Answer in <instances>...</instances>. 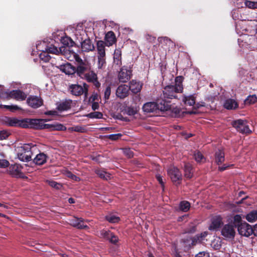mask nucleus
<instances>
[{
    "instance_id": "3c124183",
    "label": "nucleus",
    "mask_w": 257,
    "mask_h": 257,
    "mask_svg": "<svg viewBox=\"0 0 257 257\" xmlns=\"http://www.w3.org/2000/svg\"><path fill=\"white\" fill-rule=\"evenodd\" d=\"M112 232L109 230H102L100 232V235L105 239L109 240Z\"/></svg>"
},
{
    "instance_id": "8fccbe9b",
    "label": "nucleus",
    "mask_w": 257,
    "mask_h": 257,
    "mask_svg": "<svg viewBox=\"0 0 257 257\" xmlns=\"http://www.w3.org/2000/svg\"><path fill=\"white\" fill-rule=\"evenodd\" d=\"M245 6L249 9H257V2H252L246 0L244 2Z\"/></svg>"
},
{
    "instance_id": "c756f323",
    "label": "nucleus",
    "mask_w": 257,
    "mask_h": 257,
    "mask_svg": "<svg viewBox=\"0 0 257 257\" xmlns=\"http://www.w3.org/2000/svg\"><path fill=\"white\" fill-rule=\"evenodd\" d=\"M158 41L162 45V47H167L168 49L174 45L173 41L167 37H159Z\"/></svg>"
},
{
    "instance_id": "c9c22d12",
    "label": "nucleus",
    "mask_w": 257,
    "mask_h": 257,
    "mask_svg": "<svg viewBox=\"0 0 257 257\" xmlns=\"http://www.w3.org/2000/svg\"><path fill=\"white\" fill-rule=\"evenodd\" d=\"M97 74L93 71H89L82 78L85 79L88 82H92L97 78Z\"/></svg>"
},
{
    "instance_id": "a19ab883",
    "label": "nucleus",
    "mask_w": 257,
    "mask_h": 257,
    "mask_svg": "<svg viewBox=\"0 0 257 257\" xmlns=\"http://www.w3.org/2000/svg\"><path fill=\"white\" fill-rule=\"evenodd\" d=\"M190 207V204L187 201H182L180 203V209L184 212L188 211Z\"/></svg>"
},
{
    "instance_id": "423d86ee",
    "label": "nucleus",
    "mask_w": 257,
    "mask_h": 257,
    "mask_svg": "<svg viewBox=\"0 0 257 257\" xmlns=\"http://www.w3.org/2000/svg\"><path fill=\"white\" fill-rule=\"evenodd\" d=\"M132 75V70L131 68H128L127 66H123L118 72L117 77L119 82L126 83L131 79Z\"/></svg>"
},
{
    "instance_id": "c85d7f7f",
    "label": "nucleus",
    "mask_w": 257,
    "mask_h": 257,
    "mask_svg": "<svg viewBox=\"0 0 257 257\" xmlns=\"http://www.w3.org/2000/svg\"><path fill=\"white\" fill-rule=\"evenodd\" d=\"M143 111L145 112L151 113L157 110L156 102H147L143 106Z\"/></svg>"
},
{
    "instance_id": "603ef678",
    "label": "nucleus",
    "mask_w": 257,
    "mask_h": 257,
    "mask_svg": "<svg viewBox=\"0 0 257 257\" xmlns=\"http://www.w3.org/2000/svg\"><path fill=\"white\" fill-rule=\"evenodd\" d=\"M48 184L53 188L57 189H60L62 187V185L60 183H58L54 181H48Z\"/></svg>"
},
{
    "instance_id": "37998d69",
    "label": "nucleus",
    "mask_w": 257,
    "mask_h": 257,
    "mask_svg": "<svg viewBox=\"0 0 257 257\" xmlns=\"http://www.w3.org/2000/svg\"><path fill=\"white\" fill-rule=\"evenodd\" d=\"M42 53L40 54L39 57L41 60H43L45 62H48L51 57L45 50H42Z\"/></svg>"
},
{
    "instance_id": "338daca9",
    "label": "nucleus",
    "mask_w": 257,
    "mask_h": 257,
    "mask_svg": "<svg viewBox=\"0 0 257 257\" xmlns=\"http://www.w3.org/2000/svg\"><path fill=\"white\" fill-rule=\"evenodd\" d=\"M195 231H196V226L193 225H191L189 227H187L186 229L185 232L188 233H193L195 232Z\"/></svg>"
},
{
    "instance_id": "412c9836",
    "label": "nucleus",
    "mask_w": 257,
    "mask_h": 257,
    "mask_svg": "<svg viewBox=\"0 0 257 257\" xmlns=\"http://www.w3.org/2000/svg\"><path fill=\"white\" fill-rule=\"evenodd\" d=\"M59 68L67 75H72L75 73L76 67L69 63L60 65Z\"/></svg>"
},
{
    "instance_id": "cd10ccee",
    "label": "nucleus",
    "mask_w": 257,
    "mask_h": 257,
    "mask_svg": "<svg viewBox=\"0 0 257 257\" xmlns=\"http://www.w3.org/2000/svg\"><path fill=\"white\" fill-rule=\"evenodd\" d=\"M199 234L196 235L193 237H187L183 239L184 243H186L187 245L189 247L196 245L198 242H201L202 241L201 238H200Z\"/></svg>"
},
{
    "instance_id": "a878e982",
    "label": "nucleus",
    "mask_w": 257,
    "mask_h": 257,
    "mask_svg": "<svg viewBox=\"0 0 257 257\" xmlns=\"http://www.w3.org/2000/svg\"><path fill=\"white\" fill-rule=\"evenodd\" d=\"M215 162L220 165L225 161V154L223 150L218 149L215 153Z\"/></svg>"
},
{
    "instance_id": "39448f33",
    "label": "nucleus",
    "mask_w": 257,
    "mask_h": 257,
    "mask_svg": "<svg viewBox=\"0 0 257 257\" xmlns=\"http://www.w3.org/2000/svg\"><path fill=\"white\" fill-rule=\"evenodd\" d=\"M168 175L172 181L176 185H180L182 180V175L178 168L174 166L170 167L168 170Z\"/></svg>"
},
{
    "instance_id": "72a5a7b5",
    "label": "nucleus",
    "mask_w": 257,
    "mask_h": 257,
    "mask_svg": "<svg viewBox=\"0 0 257 257\" xmlns=\"http://www.w3.org/2000/svg\"><path fill=\"white\" fill-rule=\"evenodd\" d=\"M243 222L242 220V218L240 215L236 214L233 217L232 220L229 223L231 224L234 228H239V226L242 224Z\"/></svg>"
},
{
    "instance_id": "aec40b11",
    "label": "nucleus",
    "mask_w": 257,
    "mask_h": 257,
    "mask_svg": "<svg viewBox=\"0 0 257 257\" xmlns=\"http://www.w3.org/2000/svg\"><path fill=\"white\" fill-rule=\"evenodd\" d=\"M139 110V107L136 105H126L123 107L121 109V112L123 114H127L130 116H132L137 114Z\"/></svg>"
},
{
    "instance_id": "0e129e2a",
    "label": "nucleus",
    "mask_w": 257,
    "mask_h": 257,
    "mask_svg": "<svg viewBox=\"0 0 257 257\" xmlns=\"http://www.w3.org/2000/svg\"><path fill=\"white\" fill-rule=\"evenodd\" d=\"M169 110H171L175 114V117L180 115V113L181 112V109L178 107H171V109Z\"/></svg>"
},
{
    "instance_id": "9b49d317",
    "label": "nucleus",
    "mask_w": 257,
    "mask_h": 257,
    "mask_svg": "<svg viewBox=\"0 0 257 257\" xmlns=\"http://www.w3.org/2000/svg\"><path fill=\"white\" fill-rule=\"evenodd\" d=\"M22 167L18 164L11 165L9 167V173L13 177L23 178L24 174L22 172Z\"/></svg>"
},
{
    "instance_id": "20e7f679",
    "label": "nucleus",
    "mask_w": 257,
    "mask_h": 257,
    "mask_svg": "<svg viewBox=\"0 0 257 257\" xmlns=\"http://www.w3.org/2000/svg\"><path fill=\"white\" fill-rule=\"evenodd\" d=\"M32 152L29 144H25L21 147V152L18 153V157L23 162H29L32 160Z\"/></svg>"
},
{
    "instance_id": "b1692460",
    "label": "nucleus",
    "mask_w": 257,
    "mask_h": 257,
    "mask_svg": "<svg viewBox=\"0 0 257 257\" xmlns=\"http://www.w3.org/2000/svg\"><path fill=\"white\" fill-rule=\"evenodd\" d=\"M142 86L143 84L141 82L137 81L136 80H132L130 82L128 88H130V90L133 93L137 94L141 91Z\"/></svg>"
},
{
    "instance_id": "e2e57ef3",
    "label": "nucleus",
    "mask_w": 257,
    "mask_h": 257,
    "mask_svg": "<svg viewBox=\"0 0 257 257\" xmlns=\"http://www.w3.org/2000/svg\"><path fill=\"white\" fill-rule=\"evenodd\" d=\"M10 165L9 162L5 159H0V168H5Z\"/></svg>"
},
{
    "instance_id": "6ab92c4d",
    "label": "nucleus",
    "mask_w": 257,
    "mask_h": 257,
    "mask_svg": "<svg viewBox=\"0 0 257 257\" xmlns=\"http://www.w3.org/2000/svg\"><path fill=\"white\" fill-rule=\"evenodd\" d=\"M72 104L71 99H65L57 103L56 108L60 111L68 110L71 108Z\"/></svg>"
},
{
    "instance_id": "052dcab7",
    "label": "nucleus",
    "mask_w": 257,
    "mask_h": 257,
    "mask_svg": "<svg viewBox=\"0 0 257 257\" xmlns=\"http://www.w3.org/2000/svg\"><path fill=\"white\" fill-rule=\"evenodd\" d=\"M108 240L111 243L116 244L118 242V238L112 232Z\"/></svg>"
},
{
    "instance_id": "f3484780",
    "label": "nucleus",
    "mask_w": 257,
    "mask_h": 257,
    "mask_svg": "<svg viewBox=\"0 0 257 257\" xmlns=\"http://www.w3.org/2000/svg\"><path fill=\"white\" fill-rule=\"evenodd\" d=\"M130 88L125 84L119 85L116 90V95L120 99H123L128 95Z\"/></svg>"
},
{
    "instance_id": "c03bdc74",
    "label": "nucleus",
    "mask_w": 257,
    "mask_h": 257,
    "mask_svg": "<svg viewBox=\"0 0 257 257\" xmlns=\"http://www.w3.org/2000/svg\"><path fill=\"white\" fill-rule=\"evenodd\" d=\"M86 116L90 118L100 119L102 118L103 114L101 112L94 111L87 114Z\"/></svg>"
},
{
    "instance_id": "69168bd1",
    "label": "nucleus",
    "mask_w": 257,
    "mask_h": 257,
    "mask_svg": "<svg viewBox=\"0 0 257 257\" xmlns=\"http://www.w3.org/2000/svg\"><path fill=\"white\" fill-rule=\"evenodd\" d=\"M123 153L129 158H131L134 156V153L130 149H125L123 150Z\"/></svg>"
},
{
    "instance_id": "bf43d9fd",
    "label": "nucleus",
    "mask_w": 257,
    "mask_h": 257,
    "mask_svg": "<svg viewBox=\"0 0 257 257\" xmlns=\"http://www.w3.org/2000/svg\"><path fill=\"white\" fill-rule=\"evenodd\" d=\"M194 159L196 162H201L204 159V157L200 152H198L194 154Z\"/></svg>"
},
{
    "instance_id": "2f4dec72",
    "label": "nucleus",
    "mask_w": 257,
    "mask_h": 257,
    "mask_svg": "<svg viewBox=\"0 0 257 257\" xmlns=\"http://www.w3.org/2000/svg\"><path fill=\"white\" fill-rule=\"evenodd\" d=\"M184 78L182 76H178L175 78V85H173L175 88L176 90L178 91L180 93L182 92L183 90V81Z\"/></svg>"
},
{
    "instance_id": "393cba45",
    "label": "nucleus",
    "mask_w": 257,
    "mask_h": 257,
    "mask_svg": "<svg viewBox=\"0 0 257 257\" xmlns=\"http://www.w3.org/2000/svg\"><path fill=\"white\" fill-rule=\"evenodd\" d=\"M84 219L82 218L74 217L71 220V225L78 229L88 228V226L83 224Z\"/></svg>"
},
{
    "instance_id": "ddd939ff",
    "label": "nucleus",
    "mask_w": 257,
    "mask_h": 257,
    "mask_svg": "<svg viewBox=\"0 0 257 257\" xmlns=\"http://www.w3.org/2000/svg\"><path fill=\"white\" fill-rule=\"evenodd\" d=\"M81 48L82 52H89L93 51L95 49V46L91 40L89 38H85L84 40L82 38L80 42Z\"/></svg>"
},
{
    "instance_id": "5fc2aeb1",
    "label": "nucleus",
    "mask_w": 257,
    "mask_h": 257,
    "mask_svg": "<svg viewBox=\"0 0 257 257\" xmlns=\"http://www.w3.org/2000/svg\"><path fill=\"white\" fill-rule=\"evenodd\" d=\"M69 130L72 131H74L75 132L79 133H84L85 131V129L84 127H82L80 125H76L73 127H70L69 128Z\"/></svg>"
},
{
    "instance_id": "6e6d98bb",
    "label": "nucleus",
    "mask_w": 257,
    "mask_h": 257,
    "mask_svg": "<svg viewBox=\"0 0 257 257\" xmlns=\"http://www.w3.org/2000/svg\"><path fill=\"white\" fill-rule=\"evenodd\" d=\"M5 108L10 110L12 112H14L16 110H21L22 108L17 105H5Z\"/></svg>"
},
{
    "instance_id": "4be33fe9",
    "label": "nucleus",
    "mask_w": 257,
    "mask_h": 257,
    "mask_svg": "<svg viewBox=\"0 0 257 257\" xmlns=\"http://www.w3.org/2000/svg\"><path fill=\"white\" fill-rule=\"evenodd\" d=\"M49 157L44 153L37 154L33 159V162L37 165L42 166L47 162Z\"/></svg>"
},
{
    "instance_id": "4468645a",
    "label": "nucleus",
    "mask_w": 257,
    "mask_h": 257,
    "mask_svg": "<svg viewBox=\"0 0 257 257\" xmlns=\"http://www.w3.org/2000/svg\"><path fill=\"white\" fill-rule=\"evenodd\" d=\"M237 230L239 234L247 237L252 234L253 231L251 226L245 221H243L242 224L239 226Z\"/></svg>"
},
{
    "instance_id": "a211bd4d",
    "label": "nucleus",
    "mask_w": 257,
    "mask_h": 257,
    "mask_svg": "<svg viewBox=\"0 0 257 257\" xmlns=\"http://www.w3.org/2000/svg\"><path fill=\"white\" fill-rule=\"evenodd\" d=\"M28 104L33 108H37L43 105V100L36 96H30L27 100Z\"/></svg>"
},
{
    "instance_id": "6e6552de",
    "label": "nucleus",
    "mask_w": 257,
    "mask_h": 257,
    "mask_svg": "<svg viewBox=\"0 0 257 257\" xmlns=\"http://www.w3.org/2000/svg\"><path fill=\"white\" fill-rule=\"evenodd\" d=\"M178 93L180 92L176 90L175 88L173 85H167L164 88L163 94L161 96L165 99L176 98L177 97V93Z\"/></svg>"
},
{
    "instance_id": "473e14b6",
    "label": "nucleus",
    "mask_w": 257,
    "mask_h": 257,
    "mask_svg": "<svg viewBox=\"0 0 257 257\" xmlns=\"http://www.w3.org/2000/svg\"><path fill=\"white\" fill-rule=\"evenodd\" d=\"M224 108L227 109H234L238 107L237 102L233 99H228L225 100L224 105Z\"/></svg>"
},
{
    "instance_id": "58836bf2",
    "label": "nucleus",
    "mask_w": 257,
    "mask_h": 257,
    "mask_svg": "<svg viewBox=\"0 0 257 257\" xmlns=\"http://www.w3.org/2000/svg\"><path fill=\"white\" fill-rule=\"evenodd\" d=\"M246 219L249 222H252L257 220V210H253L248 213L245 217Z\"/></svg>"
},
{
    "instance_id": "09e8293b",
    "label": "nucleus",
    "mask_w": 257,
    "mask_h": 257,
    "mask_svg": "<svg viewBox=\"0 0 257 257\" xmlns=\"http://www.w3.org/2000/svg\"><path fill=\"white\" fill-rule=\"evenodd\" d=\"M257 102V97L255 95L248 96L245 100L246 104H253Z\"/></svg>"
},
{
    "instance_id": "4c0bfd02",
    "label": "nucleus",
    "mask_w": 257,
    "mask_h": 257,
    "mask_svg": "<svg viewBox=\"0 0 257 257\" xmlns=\"http://www.w3.org/2000/svg\"><path fill=\"white\" fill-rule=\"evenodd\" d=\"M114 62L117 65H121V52L120 50L116 49L114 51Z\"/></svg>"
},
{
    "instance_id": "2eb2a0df",
    "label": "nucleus",
    "mask_w": 257,
    "mask_h": 257,
    "mask_svg": "<svg viewBox=\"0 0 257 257\" xmlns=\"http://www.w3.org/2000/svg\"><path fill=\"white\" fill-rule=\"evenodd\" d=\"M223 218L221 215H216L211 219V223L209 226V230H217L223 225Z\"/></svg>"
},
{
    "instance_id": "7ed1b4c3",
    "label": "nucleus",
    "mask_w": 257,
    "mask_h": 257,
    "mask_svg": "<svg viewBox=\"0 0 257 257\" xmlns=\"http://www.w3.org/2000/svg\"><path fill=\"white\" fill-rule=\"evenodd\" d=\"M69 90L73 95L80 96L84 93L85 97H86L88 91V85L85 83H83V86L78 84H71L69 86Z\"/></svg>"
},
{
    "instance_id": "7c9ffc66",
    "label": "nucleus",
    "mask_w": 257,
    "mask_h": 257,
    "mask_svg": "<svg viewBox=\"0 0 257 257\" xmlns=\"http://www.w3.org/2000/svg\"><path fill=\"white\" fill-rule=\"evenodd\" d=\"M184 177L188 179H190L193 176V170L192 165L189 163H185L184 167Z\"/></svg>"
},
{
    "instance_id": "1a4fd4ad",
    "label": "nucleus",
    "mask_w": 257,
    "mask_h": 257,
    "mask_svg": "<svg viewBox=\"0 0 257 257\" xmlns=\"http://www.w3.org/2000/svg\"><path fill=\"white\" fill-rule=\"evenodd\" d=\"M221 234L226 238L233 239L235 235V228L230 223L223 226Z\"/></svg>"
},
{
    "instance_id": "864d4df0",
    "label": "nucleus",
    "mask_w": 257,
    "mask_h": 257,
    "mask_svg": "<svg viewBox=\"0 0 257 257\" xmlns=\"http://www.w3.org/2000/svg\"><path fill=\"white\" fill-rule=\"evenodd\" d=\"M121 136L122 135L121 134H116L107 135L105 137L111 141H116L118 140Z\"/></svg>"
},
{
    "instance_id": "680f3d73",
    "label": "nucleus",
    "mask_w": 257,
    "mask_h": 257,
    "mask_svg": "<svg viewBox=\"0 0 257 257\" xmlns=\"http://www.w3.org/2000/svg\"><path fill=\"white\" fill-rule=\"evenodd\" d=\"M111 93V87L110 86H108L105 89L104 91V98L105 99H108L109 98Z\"/></svg>"
},
{
    "instance_id": "ea45409f",
    "label": "nucleus",
    "mask_w": 257,
    "mask_h": 257,
    "mask_svg": "<svg viewBox=\"0 0 257 257\" xmlns=\"http://www.w3.org/2000/svg\"><path fill=\"white\" fill-rule=\"evenodd\" d=\"M62 43L66 46L68 47H73L75 44V42L72 40V39L69 37H63L61 39Z\"/></svg>"
},
{
    "instance_id": "0eeeda50",
    "label": "nucleus",
    "mask_w": 257,
    "mask_h": 257,
    "mask_svg": "<svg viewBox=\"0 0 257 257\" xmlns=\"http://www.w3.org/2000/svg\"><path fill=\"white\" fill-rule=\"evenodd\" d=\"M27 128H30L35 130L46 129V124L42 122L41 119L26 118Z\"/></svg>"
},
{
    "instance_id": "de8ad7c7",
    "label": "nucleus",
    "mask_w": 257,
    "mask_h": 257,
    "mask_svg": "<svg viewBox=\"0 0 257 257\" xmlns=\"http://www.w3.org/2000/svg\"><path fill=\"white\" fill-rule=\"evenodd\" d=\"M95 173L101 179L107 180V177H109L108 174L101 170H96Z\"/></svg>"
},
{
    "instance_id": "9d476101",
    "label": "nucleus",
    "mask_w": 257,
    "mask_h": 257,
    "mask_svg": "<svg viewBox=\"0 0 257 257\" xmlns=\"http://www.w3.org/2000/svg\"><path fill=\"white\" fill-rule=\"evenodd\" d=\"M8 98H14L17 100L23 101L27 98V94L20 89L13 90L5 92Z\"/></svg>"
},
{
    "instance_id": "f704fd0d",
    "label": "nucleus",
    "mask_w": 257,
    "mask_h": 257,
    "mask_svg": "<svg viewBox=\"0 0 257 257\" xmlns=\"http://www.w3.org/2000/svg\"><path fill=\"white\" fill-rule=\"evenodd\" d=\"M105 44L103 41H98L97 42V49L98 56H105Z\"/></svg>"
},
{
    "instance_id": "f03ea898",
    "label": "nucleus",
    "mask_w": 257,
    "mask_h": 257,
    "mask_svg": "<svg viewBox=\"0 0 257 257\" xmlns=\"http://www.w3.org/2000/svg\"><path fill=\"white\" fill-rule=\"evenodd\" d=\"M231 125L236 130L242 134H249L251 131L246 120L238 119L231 122Z\"/></svg>"
},
{
    "instance_id": "49530a36",
    "label": "nucleus",
    "mask_w": 257,
    "mask_h": 257,
    "mask_svg": "<svg viewBox=\"0 0 257 257\" xmlns=\"http://www.w3.org/2000/svg\"><path fill=\"white\" fill-rule=\"evenodd\" d=\"M105 219L109 222L112 223H117L120 220V218L119 217L116 216L114 215H107L105 217Z\"/></svg>"
},
{
    "instance_id": "5701e85b",
    "label": "nucleus",
    "mask_w": 257,
    "mask_h": 257,
    "mask_svg": "<svg viewBox=\"0 0 257 257\" xmlns=\"http://www.w3.org/2000/svg\"><path fill=\"white\" fill-rule=\"evenodd\" d=\"M46 129L50 131H65L67 127L63 124L54 122L51 124H46Z\"/></svg>"
},
{
    "instance_id": "e433bc0d",
    "label": "nucleus",
    "mask_w": 257,
    "mask_h": 257,
    "mask_svg": "<svg viewBox=\"0 0 257 257\" xmlns=\"http://www.w3.org/2000/svg\"><path fill=\"white\" fill-rule=\"evenodd\" d=\"M182 100L186 105L189 106H193L195 103V97L192 95L184 96Z\"/></svg>"
},
{
    "instance_id": "a18cd8bd",
    "label": "nucleus",
    "mask_w": 257,
    "mask_h": 257,
    "mask_svg": "<svg viewBox=\"0 0 257 257\" xmlns=\"http://www.w3.org/2000/svg\"><path fill=\"white\" fill-rule=\"evenodd\" d=\"M45 50L48 53L57 54L59 53L58 48L52 44L47 46L45 48Z\"/></svg>"
},
{
    "instance_id": "bb28decb",
    "label": "nucleus",
    "mask_w": 257,
    "mask_h": 257,
    "mask_svg": "<svg viewBox=\"0 0 257 257\" xmlns=\"http://www.w3.org/2000/svg\"><path fill=\"white\" fill-rule=\"evenodd\" d=\"M105 44L107 46H112L116 42L115 34L112 31L108 32L105 36Z\"/></svg>"
},
{
    "instance_id": "13d9d810",
    "label": "nucleus",
    "mask_w": 257,
    "mask_h": 257,
    "mask_svg": "<svg viewBox=\"0 0 257 257\" xmlns=\"http://www.w3.org/2000/svg\"><path fill=\"white\" fill-rule=\"evenodd\" d=\"M66 176L68 178H70L76 182H79L80 181V178L79 177L76 176L75 175L72 173L70 171H67L66 172Z\"/></svg>"
},
{
    "instance_id": "774afa93",
    "label": "nucleus",
    "mask_w": 257,
    "mask_h": 257,
    "mask_svg": "<svg viewBox=\"0 0 257 257\" xmlns=\"http://www.w3.org/2000/svg\"><path fill=\"white\" fill-rule=\"evenodd\" d=\"M195 257H210V256L208 252L201 251L197 254Z\"/></svg>"
},
{
    "instance_id": "f257e3e1",
    "label": "nucleus",
    "mask_w": 257,
    "mask_h": 257,
    "mask_svg": "<svg viewBox=\"0 0 257 257\" xmlns=\"http://www.w3.org/2000/svg\"><path fill=\"white\" fill-rule=\"evenodd\" d=\"M4 124L11 127H18L21 128H27L26 118L19 119L16 117L6 116L3 119Z\"/></svg>"
},
{
    "instance_id": "79ce46f5",
    "label": "nucleus",
    "mask_w": 257,
    "mask_h": 257,
    "mask_svg": "<svg viewBox=\"0 0 257 257\" xmlns=\"http://www.w3.org/2000/svg\"><path fill=\"white\" fill-rule=\"evenodd\" d=\"M106 66L105 56H98V68L102 69Z\"/></svg>"
},
{
    "instance_id": "dca6fc26",
    "label": "nucleus",
    "mask_w": 257,
    "mask_h": 257,
    "mask_svg": "<svg viewBox=\"0 0 257 257\" xmlns=\"http://www.w3.org/2000/svg\"><path fill=\"white\" fill-rule=\"evenodd\" d=\"M90 70V66L87 62L77 65L76 68L75 73L81 78L85 74Z\"/></svg>"
},
{
    "instance_id": "4d7b16f0",
    "label": "nucleus",
    "mask_w": 257,
    "mask_h": 257,
    "mask_svg": "<svg viewBox=\"0 0 257 257\" xmlns=\"http://www.w3.org/2000/svg\"><path fill=\"white\" fill-rule=\"evenodd\" d=\"M10 135V133L6 130L0 131V140H5Z\"/></svg>"
},
{
    "instance_id": "f8f14e48",
    "label": "nucleus",
    "mask_w": 257,
    "mask_h": 257,
    "mask_svg": "<svg viewBox=\"0 0 257 257\" xmlns=\"http://www.w3.org/2000/svg\"><path fill=\"white\" fill-rule=\"evenodd\" d=\"M157 104V109L161 111H167L171 108L170 101L164 98L161 96V98L158 99L156 101Z\"/></svg>"
}]
</instances>
